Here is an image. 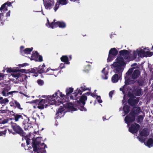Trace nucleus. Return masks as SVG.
I'll return each mask as SVG.
<instances>
[{"mask_svg":"<svg viewBox=\"0 0 153 153\" xmlns=\"http://www.w3.org/2000/svg\"><path fill=\"white\" fill-rule=\"evenodd\" d=\"M10 104L11 106L15 105L16 107H18V108H20V104L19 102L15 100H13L11 102H10Z\"/></svg>","mask_w":153,"mask_h":153,"instance_id":"28","label":"nucleus"},{"mask_svg":"<svg viewBox=\"0 0 153 153\" xmlns=\"http://www.w3.org/2000/svg\"><path fill=\"white\" fill-rule=\"evenodd\" d=\"M37 82L40 85H42L44 84V82L41 80H38L37 81Z\"/></svg>","mask_w":153,"mask_h":153,"instance_id":"38","label":"nucleus"},{"mask_svg":"<svg viewBox=\"0 0 153 153\" xmlns=\"http://www.w3.org/2000/svg\"><path fill=\"white\" fill-rule=\"evenodd\" d=\"M69 58L70 59H71V58H72V56H71V55H69Z\"/></svg>","mask_w":153,"mask_h":153,"instance_id":"55","label":"nucleus"},{"mask_svg":"<svg viewBox=\"0 0 153 153\" xmlns=\"http://www.w3.org/2000/svg\"><path fill=\"white\" fill-rule=\"evenodd\" d=\"M80 88L83 91H84L86 90H90L91 89L90 88L87 87L85 85L81 87Z\"/></svg>","mask_w":153,"mask_h":153,"instance_id":"34","label":"nucleus"},{"mask_svg":"<svg viewBox=\"0 0 153 153\" xmlns=\"http://www.w3.org/2000/svg\"><path fill=\"white\" fill-rule=\"evenodd\" d=\"M127 76H126V77H125V79H126H126H127Z\"/></svg>","mask_w":153,"mask_h":153,"instance_id":"58","label":"nucleus"},{"mask_svg":"<svg viewBox=\"0 0 153 153\" xmlns=\"http://www.w3.org/2000/svg\"><path fill=\"white\" fill-rule=\"evenodd\" d=\"M6 5H7L8 6H11V4L10 2H7L5 3L2 5L0 8V11L1 12H4L6 11L7 10V7Z\"/></svg>","mask_w":153,"mask_h":153,"instance_id":"22","label":"nucleus"},{"mask_svg":"<svg viewBox=\"0 0 153 153\" xmlns=\"http://www.w3.org/2000/svg\"><path fill=\"white\" fill-rule=\"evenodd\" d=\"M41 137H38L36 138L34 137L32 139V146L33 148L34 153H45L46 152L45 149V148H47L46 145L44 144V143H42V146H44L43 148H41L40 147L39 143L41 140Z\"/></svg>","mask_w":153,"mask_h":153,"instance_id":"4","label":"nucleus"},{"mask_svg":"<svg viewBox=\"0 0 153 153\" xmlns=\"http://www.w3.org/2000/svg\"><path fill=\"white\" fill-rule=\"evenodd\" d=\"M5 75L4 74L0 73V81L5 79ZM0 84L3 87H5L4 89L2 92V94L3 96L7 97L9 95H11L12 96V94L13 93L17 92V91H14L8 92V90L9 89V88L7 86V84H6L5 82L4 83L3 82H0Z\"/></svg>","mask_w":153,"mask_h":153,"instance_id":"5","label":"nucleus"},{"mask_svg":"<svg viewBox=\"0 0 153 153\" xmlns=\"http://www.w3.org/2000/svg\"><path fill=\"white\" fill-rule=\"evenodd\" d=\"M143 142L144 144L149 148L153 146V134L150 135L149 138L147 141L144 140Z\"/></svg>","mask_w":153,"mask_h":153,"instance_id":"18","label":"nucleus"},{"mask_svg":"<svg viewBox=\"0 0 153 153\" xmlns=\"http://www.w3.org/2000/svg\"><path fill=\"white\" fill-rule=\"evenodd\" d=\"M6 131H7V130H5L4 131H5V132Z\"/></svg>","mask_w":153,"mask_h":153,"instance_id":"63","label":"nucleus"},{"mask_svg":"<svg viewBox=\"0 0 153 153\" xmlns=\"http://www.w3.org/2000/svg\"><path fill=\"white\" fill-rule=\"evenodd\" d=\"M7 72L9 73L13 77L18 78L21 76V74L19 72L18 70L15 68H7L6 69Z\"/></svg>","mask_w":153,"mask_h":153,"instance_id":"7","label":"nucleus"},{"mask_svg":"<svg viewBox=\"0 0 153 153\" xmlns=\"http://www.w3.org/2000/svg\"><path fill=\"white\" fill-rule=\"evenodd\" d=\"M24 47L21 46L20 47V52L22 55L27 56V55L30 54V52L32 51L33 48H27L24 49Z\"/></svg>","mask_w":153,"mask_h":153,"instance_id":"16","label":"nucleus"},{"mask_svg":"<svg viewBox=\"0 0 153 153\" xmlns=\"http://www.w3.org/2000/svg\"><path fill=\"white\" fill-rule=\"evenodd\" d=\"M44 4L46 9H50L54 5L53 0H43Z\"/></svg>","mask_w":153,"mask_h":153,"instance_id":"14","label":"nucleus"},{"mask_svg":"<svg viewBox=\"0 0 153 153\" xmlns=\"http://www.w3.org/2000/svg\"><path fill=\"white\" fill-rule=\"evenodd\" d=\"M12 127L14 131L20 135L23 136V130L16 123H12Z\"/></svg>","mask_w":153,"mask_h":153,"instance_id":"11","label":"nucleus"},{"mask_svg":"<svg viewBox=\"0 0 153 153\" xmlns=\"http://www.w3.org/2000/svg\"><path fill=\"white\" fill-rule=\"evenodd\" d=\"M137 109H138V110H139V108L138 107H137Z\"/></svg>","mask_w":153,"mask_h":153,"instance_id":"60","label":"nucleus"},{"mask_svg":"<svg viewBox=\"0 0 153 153\" xmlns=\"http://www.w3.org/2000/svg\"><path fill=\"white\" fill-rule=\"evenodd\" d=\"M5 134V133H4V132L0 131V136L2 135L3 134Z\"/></svg>","mask_w":153,"mask_h":153,"instance_id":"49","label":"nucleus"},{"mask_svg":"<svg viewBox=\"0 0 153 153\" xmlns=\"http://www.w3.org/2000/svg\"><path fill=\"white\" fill-rule=\"evenodd\" d=\"M68 2V0H58L56 4L55 7L54 8V11L55 12L59 7V4L62 5H65Z\"/></svg>","mask_w":153,"mask_h":153,"instance_id":"21","label":"nucleus"},{"mask_svg":"<svg viewBox=\"0 0 153 153\" xmlns=\"http://www.w3.org/2000/svg\"><path fill=\"white\" fill-rule=\"evenodd\" d=\"M140 73L138 70H135L132 73L131 75L132 78L135 79L137 78L140 76Z\"/></svg>","mask_w":153,"mask_h":153,"instance_id":"23","label":"nucleus"},{"mask_svg":"<svg viewBox=\"0 0 153 153\" xmlns=\"http://www.w3.org/2000/svg\"><path fill=\"white\" fill-rule=\"evenodd\" d=\"M19 93H20V94H22V92H19Z\"/></svg>","mask_w":153,"mask_h":153,"instance_id":"62","label":"nucleus"},{"mask_svg":"<svg viewBox=\"0 0 153 153\" xmlns=\"http://www.w3.org/2000/svg\"><path fill=\"white\" fill-rule=\"evenodd\" d=\"M80 110L81 111H86V109L83 107H81V108L80 109Z\"/></svg>","mask_w":153,"mask_h":153,"instance_id":"45","label":"nucleus"},{"mask_svg":"<svg viewBox=\"0 0 153 153\" xmlns=\"http://www.w3.org/2000/svg\"><path fill=\"white\" fill-rule=\"evenodd\" d=\"M74 95V96H75V98H74V99H75V97L76 96V94H73ZM71 98L72 99H74V98L72 97V96H71Z\"/></svg>","mask_w":153,"mask_h":153,"instance_id":"50","label":"nucleus"},{"mask_svg":"<svg viewBox=\"0 0 153 153\" xmlns=\"http://www.w3.org/2000/svg\"><path fill=\"white\" fill-rule=\"evenodd\" d=\"M8 122V121L7 120L5 119L3 120L1 122L2 124H4Z\"/></svg>","mask_w":153,"mask_h":153,"instance_id":"44","label":"nucleus"},{"mask_svg":"<svg viewBox=\"0 0 153 153\" xmlns=\"http://www.w3.org/2000/svg\"><path fill=\"white\" fill-rule=\"evenodd\" d=\"M23 94L25 96H26V95L25 94Z\"/></svg>","mask_w":153,"mask_h":153,"instance_id":"61","label":"nucleus"},{"mask_svg":"<svg viewBox=\"0 0 153 153\" xmlns=\"http://www.w3.org/2000/svg\"><path fill=\"white\" fill-rule=\"evenodd\" d=\"M33 107L34 108H36V107L35 106H33Z\"/></svg>","mask_w":153,"mask_h":153,"instance_id":"57","label":"nucleus"},{"mask_svg":"<svg viewBox=\"0 0 153 153\" xmlns=\"http://www.w3.org/2000/svg\"><path fill=\"white\" fill-rule=\"evenodd\" d=\"M125 97H126V96L125 95H124V99L123 100H122V102H123V103H124V102H125Z\"/></svg>","mask_w":153,"mask_h":153,"instance_id":"51","label":"nucleus"},{"mask_svg":"<svg viewBox=\"0 0 153 153\" xmlns=\"http://www.w3.org/2000/svg\"><path fill=\"white\" fill-rule=\"evenodd\" d=\"M60 59L62 61L65 62L66 64L69 65L70 62L68 61V57L67 56H63L60 58Z\"/></svg>","mask_w":153,"mask_h":153,"instance_id":"24","label":"nucleus"},{"mask_svg":"<svg viewBox=\"0 0 153 153\" xmlns=\"http://www.w3.org/2000/svg\"><path fill=\"white\" fill-rule=\"evenodd\" d=\"M10 11H9L6 14V17H8L9 16H10Z\"/></svg>","mask_w":153,"mask_h":153,"instance_id":"48","label":"nucleus"},{"mask_svg":"<svg viewBox=\"0 0 153 153\" xmlns=\"http://www.w3.org/2000/svg\"><path fill=\"white\" fill-rule=\"evenodd\" d=\"M113 93H114L113 91H111L109 92V96L111 98L112 97V94H113Z\"/></svg>","mask_w":153,"mask_h":153,"instance_id":"42","label":"nucleus"},{"mask_svg":"<svg viewBox=\"0 0 153 153\" xmlns=\"http://www.w3.org/2000/svg\"><path fill=\"white\" fill-rule=\"evenodd\" d=\"M38 71H37L36 68H31L30 70V72L32 73H36Z\"/></svg>","mask_w":153,"mask_h":153,"instance_id":"37","label":"nucleus"},{"mask_svg":"<svg viewBox=\"0 0 153 153\" xmlns=\"http://www.w3.org/2000/svg\"><path fill=\"white\" fill-rule=\"evenodd\" d=\"M118 80V75L117 74H114L112 77L111 81L113 83H116Z\"/></svg>","mask_w":153,"mask_h":153,"instance_id":"26","label":"nucleus"},{"mask_svg":"<svg viewBox=\"0 0 153 153\" xmlns=\"http://www.w3.org/2000/svg\"><path fill=\"white\" fill-rule=\"evenodd\" d=\"M45 99H42L39 102L37 107L39 109H42L44 108L49 105H59L62 101V99L66 97L59 90L53 94L47 96H44Z\"/></svg>","mask_w":153,"mask_h":153,"instance_id":"2","label":"nucleus"},{"mask_svg":"<svg viewBox=\"0 0 153 153\" xmlns=\"http://www.w3.org/2000/svg\"><path fill=\"white\" fill-rule=\"evenodd\" d=\"M135 119V115L134 114H130L128 115L126 117L125 120L129 126V124L133 122Z\"/></svg>","mask_w":153,"mask_h":153,"instance_id":"13","label":"nucleus"},{"mask_svg":"<svg viewBox=\"0 0 153 153\" xmlns=\"http://www.w3.org/2000/svg\"><path fill=\"white\" fill-rule=\"evenodd\" d=\"M102 119H103V121H105L106 120V118H105V117H102Z\"/></svg>","mask_w":153,"mask_h":153,"instance_id":"54","label":"nucleus"},{"mask_svg":"<svg viewBox=\"0 0 153 153\" xmlns=\"http://www.w3.org/2000/svg\"><path fill=\"white\" fill-rule=\"evenodd\" d=\"M96 99L98 102L102 103V101L100 98V96H97L96 97Z\"/></svg>","mask_w":153,"mask_h":153,"instance_id":"39","label":"nucleus"},{"mask_svg":"<svg viewBox=\"0 0 153 153\" xmlns=\"http://www.w3.org/2000/svg\"><path fill=\"white\" fill-rule=\"evenodd\" d=\"M120 90L121 91H122L124 93V87L123 88H120Z\"/></svg>","mask_w":153,"mask_h":153,"instance_id":"52","label":"nucleus"},{"mask_svg":"<svg viewBox=\"0 0 153 153\" xmlns=\"http://www.w3.org/2000/svg\"><path fill=\"white\" fill-rule=\"evenodd\" d=\"M120 53V56L117 58L115 62L111 65V67L114 69V72L118 74L119 75L122 74L126 65L123 58L131 61L136 58L137 55L138 57L142 58L150 56L153 55V53L149 52L148 48H139L136 51H133V54H130L129 52L126 50L121 51Z\"/></svg>","mask_w":153,"mask_h":153,"instance_id":"1","label":"nucleus"},{"mask_svg":"<svg viewBox=\"0 0 153 153\" xmlns=\"http://www.w3.org/2000/svg\"><path fill=\"white\" fill-rule=\"evenodd\" d=\"M123 110L125 113V114L123 115V116H124L129 112V107L127 105H125L123 107Z\"/></svg>","mask_w":153,"mask_h":153,"instance_id":"30","label":"nucleus"},{"mask_svg":"<svg viewBox=\"0 0 153 153\" xmlns=\"http://www.w3.org/2000/svg\"><path fill=\"white\" fill-rule=\"evenodd\" d=\"M31 60H34L37 61L41 62L42 61V57L39 55L36 51L33 52L30 58Z\"/></svg>","mask_w":153,"mask_h":153,"instance_id":"10","label":"nucleus"},{"mask_svg":"<svg viewBox=\"0 0 153 153\" xmlns=\"http://www.w3.org/2000/svg\"><path fill=\"white\" fill-rule=\"evenodd\" d=\"M28 65V64L26 63H25L22 64H19L18 65V66L19 67H23L26 66Z\"/></svg>","mask_w":153,"mask_h":153,"instance_id":"40","label":"nucleus"},{"mask_svg":"<svg viewBox=\"0 0 153 153\" xmlns=\"http://www.w3.org/2000/svg\"><path fill=\"white\" fill-rule=\"evenodd\" d=\"M128 96L130 98L128 100V102L129 104L131 105H134L137 104L138 102V99L137 98L136 99H134L133 95L132 94H130L129 92L128 94Z\"/></svg>","mask_w":153,"mask_h":153,"instance_id":"12","label":"nucleus"},{"mask_svg":"<svg viewBox=\"0 0 153 153\" xmlns=\"http://www.w3.org/2000/svg\"><path fill=\"white\" fill-rule=\"evenodd\" d=\"M118 52L115 48L111 49L109 51V53L115 56L117 54Z\"/></svg>","mask_w":153,"mask_h":153,"instance_id":"27","label":"nucleus"},{"mask_svg":"<svg viewBox=\"0 0 153 153\" xmlns=\"http://www.w3.org/2000/svg\"><path fill=\"white\" fill-rule=\"evenodd\" d=\"M47 22L46 23L45 25L49 28H53L57 27H59L60 28H65L66 26V24L65 22H55L54 20L53 22L50 23L48 19L47 20Z\"/></svg>","mask_w":153,"mask_h":153,"instance_id":"6","label":"nucleus"},{"mask_svg":"<svg viewBox=\"0 0 153 153\" xmlns=\"http://www.w3.org/2000/svg\"><path fill=\"white\" fill-rule=\"evenodd\" d=\"M45 65L44 64L42 66H39V69L38 70V72L40 73L41 74L44 72H48V74H54L53 71H55L57 70L56 69H54L52 70L50 68H48L46 71L45 70Z\"/></svg>","mask_w":153,"mask_h":153,"instance_id":"8","label":"nucleus"},{"mask_svg":"<svg viewBox=\"0 0 153 153\" xmlns=\"http://www.w3.org/2000/svg\"><path fill=\"white\" fill-rule=\"evenodd\" d=\"M91 95V96L94 97H97V96L96 95L94 94L91 93V92H88L86 93L85 94L83 95L81 97L79 100L80 102L82 104L84 105L85 104V101L87 100V97L86 96V95ZM77 103H79V102L78 101H77Z\"/></svg>","mask_w":153,"mask_h":153,"instance_id":"9","label":"nucleus"},{"mask_svg":"<svg viewBox=\"0 0 153 153\" xmlns=\"http://www.w3.org/2000/svg\"><path fill=\"white\" fill-rule=\"evenodd\" d=\"M8 100L7 98L3 99L2 97H0V103L2 104H5L6 103L8 102Z\"/></svg>","mask_w":153,"mask_h":153,"instance_id":"29","label":"nucleus"},{"mask_svg":"<svg viewBox=\"0 0 153 153\" xmlns=\"http://www.w3.org/2000/svg\"><path fill=\"white\" fill-rule=\"evenodd\" d=\"M77 110V108L74 107L72 103L68 102L63 104V106H60L57 111L56 114L57 116L61 117L64 116L65 113L67 111L72 112Z\"/></svg>","mask_w":153,"mask_h":153,"instance_id":"3","label":"nucleus"},{"mask_svg":"<svg viewBox=\"0 0 153 153\" xmlns=\"http://www.w3.org/2000/svg\"><path fill=\"white\" fill-rule=\"evenodd\" d=\"M143 117L142 116H140L138 117V118L137 119V122H140L143 120Z\"/></svg>","mask_w":153,"mask_h":153,"instance_id":"36","label":"nucleus"},{"mask_svg":"<svg viewBox=\"0 0 153 153\" xmlns=\"http://www.w3.org/2000/svg\"><path fill=\"white\" fill-rule=\"evenodd\" d=\"M9 132L10 133L11 132V131H10V130H8Z\"/></svg>","mask_w":153,"mask_h":153,"instance_id":"56","label":"nucleus"},{"mask_svg":"<svg viewBox=\"0 0 153 153\" xmlns=\"http://www.w3.org/2000/svg\"><path fill=\"white\" fill-rule=\"evenodd\" d=\"M4 12H3L4 13ZM1 13H0V21L1 22V23L2 24H3V22L6 20V19L5 17H4L3 12H1Z\"/></svg>","mask_w":153,"mask_h":153,"instance_id":"31","label":"nucleus"},{"mask_svg":"<svg viewBox=\"0 0 153 153\" xmlns=\"http://www.w3.org/2000/svg\"><path fill=\"white\" fill-rule=\"evenodd\" d=\"M19 72L21 74V73H25V70L24 69H22L20 70H18Z\"/></svg>","mask_w":153,"mask_h":153,"instance_id":"43","label":"nucleus"},{"mask_svg":"<svg viewBox=\"0 0 153 153\" xmlns=\"http://www.w3.org/2000/svg\"><path fill=\"white\" fill-rule=\"evenodd\" d=\"M59 67L61 69H62L63 68H65L64 64H63V63L59 65Z\"/></svg>","mask_w":153,"mask_h":153,"instance_id":"41","label":"nucleus"},{"mask_svg":"<svg viewBox=\"0 0 153 153\" xmlns=\"http://www.w3.org/2000/svg\"><path fill=\"white\" fill-rule=\"evenodd\" d=\"M114 56L109 53L108 57L107 59V60L108 62H110L112 61L114 58Z\"/></svg>","mask_w":153,"mask_h":153,"instance_id":"35","label":"nucleus"},{"mask_svg":"<svg viewBox=\"0 0 153 153\" xmlns=\"http://www.w3.org/2000/svg\"><path fill=\"white\" fill-rule=\"evenodd\" d=\"M149 133L148 131L146 129H144L142 130L140 133V136L138 137L139 140L141 142L144 141L145 140L143 137H146L148 135Z\"/></svg>","mask_w":153,"mask_h":153,"instance_id":"15","label":"nucleus"},{"mask_svg":"<svg viewBox=\"0 0 153 153\" xmlns=\"http://www.w3.org/2000/svg\"><path fill=\"white\" fill-rule=\"evenodd\" d=\"M14 117L15 120L16 122L21 120H22L23 119L22 116L20 114H14Z\"/></svg>","mask_w":153,"mask_h":153,"instance_id":"25","label":"nucleus"},{"mask_svg":"<svg viewBox=\"0 0 153 153\" xmlns=\"http://www.w3.org/2000/svg\"><path fill=\"white\" fill-rule=\"evenodd\" d=\"M73 88H72L70 87L66 88L65 90L66 95H64L65 96L66 98L65 99H62V101L60 103V104L63 103L66 100H67V97H68L69 95L71 94L73 92Z\"/></svg>","mask_w":153,"mask_h":153,"instance_id":"19","label":"nucleus"},{"mask_svg":"<svg viewBox=\"0 0 153 153\" xmlns=\"http://www.w3.org/2000/svg\"><path fill=\"white\" fill-rule=\"evenodd\" d=\"M135 95L137 96H140L141 94V91L140 88H138L135 90L134 91Z\"/></svg>","mask_w":153,"mask_h":153,"instance_id":"33","label":"nucleus"},{"mask_svg":"<svg viewBox=\"0 0 153 153\" xmlns=\"http://www.w3.org/2000/svg\"><path fill=\"white\" fill-rule=\"evenodd\" d=\"M109 69V67L108 66H106L102 70V77L103 79H107L108 78Z\"/></svg>","mask_w":153,"mask_h":153,"instance_id":"20","label":"nucleus"},{"mask_svg":"<svg viewBox=\"0 0 153 153\" xmlns=\"http://www.w3.org/2000/svg\"><path fill=\"white\" fill-rule=\"evenodd\" d=\"M70 0L71 1H74V2H75V1L77 2L78 1H79V0Z\"/></svg>","mask_w":153,"mask_h":153,"instance_id":"53","label":"nucleus"},{"mask_svg":"<svg viewBox=\"0 0 153 153\" xmlns=\"http://www.w3.org/2000/svg\"><path fill=\"white\" fill-rule=\"evenodd\" d=\"M132 71V69H129L128 72L126 74L128 75H129L130 74V73H131V72Z\"/></svg>","mask_w":153,"mask_h":153,"instance_id":"47","label":"nucleus"},{"mask_svg":"<svg viewBox=\"0 0 153 153\" xmlns=\"http://www.w3.org/2000/svg\"><path fill=\"white\" fill-rule=\"evenodd\" d=\"M30 137V135H29L28 136L24 137L22 138L23 140L24 139L26 140V142L27 145H28L30 143V140L29 138Z\"/></svg>","mask_w":153,"mask_h":153,"instance_id":"32","label":"nucleus"},{"mask_svg":"<svg viewBox=\"0 0 153 153\" xmlns=\"http://www.w3.org/2000/svg\"><path fill=\"white\" fill-rule=\"evenodd\" d=\"M81 89H77V91H78V94H82V91H81Z\"/></svg>","mask_w":153,"mask_h":153,"instance_id":"46","label":"nucleus"},{"mask_svg":"<svg viewBox=\"0 0 153 153\" xmlns=\"http://www.w3.org/2000/svg\"><path fill=\"white\" fill-rule=\"evenodd\" d=\"M139 125L134 123L132 124L130 127H129V131L132 134L135 133L139 129Z\"/></svg>","mask_w":153,"mask_h":153,"instance_id":"17","label":"nucleus"},{"mask_svg":"<svg viewBox=\"0 0 153 153\" xmlns=\"http://www.w3.org/2000/svg\"><path fill=\"white\" fill-rule=\"evenodd\" d=\"M121 108H119V111H121Z\"/></svg>","mask_w":153,"mask_h":153,"instance_id":"59","label":"nucleus"}]
</instances>
